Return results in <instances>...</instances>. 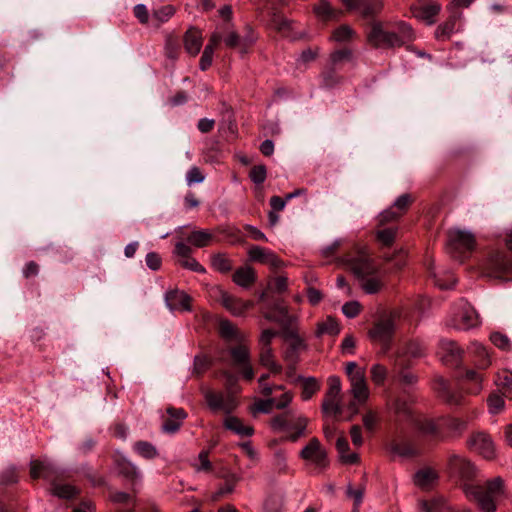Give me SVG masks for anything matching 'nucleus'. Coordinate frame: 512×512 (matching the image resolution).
<instances>
[{"label": "nucleus", "instance_id": "e433bc0d", "mask_svg": "<svg viewBox=\"0 0 512 512\" xmlns=\"http://www.w3.org/2000/svg\"><path fill=\"white\" fill-rule=\"evenodd\" d=\"M191 466L197 473H211L213 471V464L209 460V452L207 450L201 451L198 456L192 460Z\"/></svg>", "mask_w": 512, "mask_h": 512}, {"label": "nucleus", "instance_id": "39448f33", "mask_svg": "<svg viewBox=\"0 0 512 512\" xmlns=\"http://www.w3.org/2000/svg\"><path fill=\"white\" fill-rule=\"evenodd\" d=\"M367 40L374 48H395L401 47L402 41L397 38L396 31H387L381 22H374L367 35Z\"/></svg>", "mask_w": 512, "mask_h": 512}, {"label": "nucleus", "instance_id": "ddd939ff", "mask_svg": "<svg viewBox=\"0 0 512 512\" xmlns=\"http://www.w3.org/2000/svg\"><path fill=\"white\" fill-rule=\"evenodd\" d=\"M347 261L350 270L359 281L366 279L377 272L376 266L365 253H361L357 257H351Z\"/></svg>", "mask_w": 512, "mask_h": 512}, {"label": "nucleus", "instance_id": "37998d69", "mask_svg": "<svg viewBox=\"0 0 512 512\" xmlns=\"http://www.w3.org/2000/svg\"><path fill=\"white\" fill-rule=\"evenodd\" d=\"M219 333L226 340H241L242 335L237 328L228 320H222L219 324Z\"/></svg>", "mask_w": 512, "mask_h": 512}, {"label": "nucleus", "instance_id": "bb28decb", "mask_svg": "<svg viewBox=\"0 0 512 512\" xmlns=\"http://www.w3.org/2000/svg\"><path fill=\"white\" fill-rule=\"evenodd\" d=\"M117 470L132 485L137 484L141 480L139 469L126 458L117 460Z\"/></svg>", "mask_w": 512, "mask_h": 512}, {"label": "nucleus", "instance_id": "49530a36", "mask_svg": "<svg viewBox=\"0 0 512 512\" xmlns=\"http://www.w3.org/2000/svg\"><path fill=\"white\" fill-rule=\"evenodd\" d=\"M272 23H273L274 27L279 32H281L284 37H288V38H291V39H296L297 38L296 35H293L291 33V31H292V23L288 19H286V18H284L282 16H279V15H275L273 17Z\"/></svg>", "mask_w": 512, "mask_h": 512}, {"label": "nucleus", "instance_id": "5fc2aeb1", "mask_svg": "<svg viewBox=\"0 0 512 512\" xmlns=\"http://www.w3.org/2000/svg\"><path fill=\"white\" fill-rule=\"evenodd\" d=\"M283 499L279 495H270L266 498L263 506V512H281Z\"/></svg>", "mask_w": 512, "mask_h": 512}, {"label": "nucleus", "instance_id": "4c0bfd02", "mask_svg": "<svg viewBox=\"0 0 512 512\" xmlns=\"http://www.w3.org/2000/svg\"><path fill=\"white\" fill-rule=\"evenodd\" d=\"M175 14V8L172 5H164L154 9L151 15V23L160 25L167 22Z\"/></svg>", "mask_w": 512, "mask_h": 512}, {"label": "nucleus", "instance_id": "c03bdc74", "mask_svg": "<svg viewBox=\"0 0 512 512\" xmlns=\"http://www.w3.org/2000/svg\"><path fill=\"white\" fill-rule=\"evenodd\" d=\"M211 265L214 270L220 273H227L231 271L233 265L231 260L224 254H215L211 258Z\"/></svg>", "mask_w": 512, "mask_h": 512}, {"label": "nucleus", "instance_id": "dca6fc26", "mask_svg": "<svg viewBox=\"0 0 512 512\" xmlns=\"http://www.w3.org/2000/svg\"><path fill=\"white\" fill-rule=\"evenodd\" d=\"M166 306L170 311H190V297L178 289H172L165 293Z\"/></svg>", "mask_w": 512, "mask_h": 512}, {"label": "nucleus", "instance_id": "4468645a", "mask_svg": "<svg viewBox=\"0 0 512 512\" xmlns=\"http://www.w3.org/2000/svg\"><path fill=\"white\" fill-rule=\"evenodd\" d=\"M248 257L251 261L268 265L273 270L284 266V262L273 251L261 246H251Z\"/></svg>", "mask_w": 512, "mask_h": 512}, {"label": "nucleus", "instance_id": "338daca9", "mask_svg": "<svg viewBox=\"0 0 512 512\" xmlns=\"http://www.w3.org/2000/svg\"><path fill=\"white\" fill-rule=\"evenodd\" d=\"M205 180V176L202 171L197 167H191L186 174L187 185L202 183Z\"/></svg>", "mask_w": 512, "mask_h": 512}, {"label": "nucleus", "instance_id": "5701e85b", "mask_svg": "<svg viewBox=\"0 0 512 512\" xmlns=\"http://www.w3.org/2000/svg\"><path fill=\"white\" fill-rule=\"evenodd\" d=\"M265 318L283 326H290L296 320L294 316L289 314L287 307L281 302L275 303L272 311L267 313Z\"/></svg>", "mask_w": 512, "mask_h": 512}, {"label": "nucleus", "instance_id": "680f3d73", "mask_svg": "<svg viewBox=\"0 0 512 512\" xmlns=\"http://www.w3.org/2000/svg\"><path fill=\"white\" fill-rule=\"evenodd\" d=\"M371 379L376 385H382L387 377V369L381 364L371 367Z\"/></svg>", "mask_w": 512, "mask_h": 512}, {"label": "nucleus", "instance_id": "f3484780", "mask_svg": "<svg viewBox=\"0 0 512 512\" xmlns=\"http://www.w3.org/2000/svg\"><path fill=\"white\" fill-rule=\"evenodd\" d=\"M167 417L163 419L162 431L168 434L176 433L184 419L187 417V413L182 408L168 407Z\"/></svg>", "mask_w": 512, "mask_h": 512}, {"label": "nucleus", "instance_id": "72a5a7b5", "mask_svg": "<svg viewBox=\"0 0 512 512\" xmlns=\"http://www.w3.org/2000/svg\"><path fill=\"white\" fill-rule=\"evenodd\" d=\"M336 448L343 463L355 464L359 461V456L357 453H348L349 443L343 435L337 438Z\"/></svg>", "mask_w": 512, "mask_h": 512}, {"label": "nucleus", "instance_id": "1a4fd4ad", "mask_svg": "<svg viewBox=\"0 0 512 512\" xmlns=\"http://www.w3.org/2000/svg\"><path fill=\"white\" fill-rule=\"evenodd\" d=\"M512 269V260L503 252H495L483 265V272L490 277L501 278Z\"/></svg>", "mask_w": 512, "mask_h": 512}, {"label": "nucleus", "instance_id": "ea45409f", "mask_svg": "<svg viewBox=\"0 0 512 512\" xmlns=\"http://www.w3.org/2000/svg\"><path fill=\"white\" fill-rule=\"evenodd\" d=\"M213 238L208 230H195L187 238V241L198 248L207 246Z\"/></svg>", "mask_w": 512, "mask_h": 512}, {"label": "nucleus", "instance_id": "0eeeda50", "mask_svg": "<svg viewBox=\"0 0 512 512\" xmlns=\"http://www.w3.org/2000/svg\"><path fill=\"white\" fill-rule=\"evenodd\" d=\"M213 295L234 316H243L248 309L253 307L252 301L236 298L218 286L213 289Z\"/></svg>", "mask_w": 512, "mask_h": 512}, {"label": "nucleus", "instance_id": "c9c22d12", "mask_svg": "<svg viewBox=\"0 0 512 512\" xmlns=\"http://www.w3.org/2000/svg\"><path fill=\"white\" fill-rule=\"evenodd\" d=\"M390 450L392 453L400 457H413L418 454V450L411 443L406 441L394 440L390 443Z\"/></svg>", "mask_w": 512, "mask_h": 512}, {"label": "nucleus", "instance_id": "c756f323", "mask_svg": "<svg viewBox=\"0 0 512 512\" xmlns=\"http://www.w3.org/2000/svg\"><path fill=\"white\" fill-rule=\"evenodd\" d=\"M233 281L242 288H249L256 281V274L249 266L237 269L233 275Z\"/></svg>", "mask_w": 512, "mask_h": 512}, {"label": "nucleus", "instance_id": "412c9836", "mask_svg": "<svg viewBox=\"0 0 512 512\" xmlns=\"http://www.w3.org/2000/svg\"><path fill=\"white\" fill-rule=\"evenodd\" d=\"M438 354L445 364L453 365L459 361L461 350L454 341L443 339L439 343Z\"/></svg>", "mask_w": 512, "mask_h": 512}, {"label": "nucleus", "instance_id": "aec40b11", "mask_svg": "<svg viewBox=\"0 0 512 512\" xmlns=\"http://www.w3.org/2000/svg\"><path fill=\"white\" fill-rule=\"evenodd\" d=\"M349 10H358L365 17H372L382 10L381 2H367L365 0H343Z\"/></svg>", "mask_w": 512, "mask_h": 512}, {"label": "nucleus", "instance_id": "864d4df0", "mask_svg": "<svg viewBox=\"0 0 512 512\" xmlns=\"http://www.w3.org/2000/svg\"><path fill=\"white\" fill-rule=\"evenodd\" d=\"M271 427L274 431H289L291 428V421L289 419V413L275 416L271 420Z\"/></svg>", "mask_w": 512, "mask_h": 512}, {"label": "nucleus", "instance_id": "e2e57ef3", "mask_svg": "<svg viewBox=\"0 0 512 512\" xmlns=\"http://www.w3.org/2000/svg\"><path fill=\"white\" fill-rule=\"evenodd\" d=\"M487 401H488L489 412L491 414H498L504 409V406H505L504 400H503L502 396H500L496 393L490 395Z\"/></svg>", "mask_w": 512, "mask_h": 512}, {"label": "nucleus", "instance_id": "c85d7f7f", "mask_svg": "<svg viewBox=\"0 0 512 512\" xmlns=\"http://www.w3.org/2000/svg\"><path fill=\"white\" fill-rule=\"evenodd\" d=\"M289 340V347L284 352V359L289 363H296L298 360V354L301 350L306 348V345L298 335L290 334L287 336Z\"/></svg>", "mask_w": 512, "mask_h": 512}, {"label": "nucleus", "instance_id": "774afa93", "mask_svg": "<svg viewBox=\"0 0 512 512\" xmlns=\"http://www.w3.org/2000/svg\"><path fill=\"white\" fill-rule=\"evenodd\" d=\"M179 263L182 267L198 273H205L206 269L193 257L188 256L185 259H180Z\"/></svg>", "mask_w": 512, "mask_h": 512}, {"label": "nucleus", "instance_id": "603ef678", "mask_svg": "<svg viewBox=\"0 0 512 512\" xmlns=\"http://www.w3.org/2000/svg\"><path fill=\"white\" fill-rule=\"evenodd\" d=\"M51 492L53 495L63 499H70L77 494L75 487L67 484H53Z\"/></svg>", "mask_w": 512, "mask_h": 512}, {"label": "nucleus", "instance_id": "a878e982", "mask_svg": "<svg viewBox=\"0 0 512 512\" xmlns=\"http://www.w3.org/2000/svg\"><path fill=\"white\" fill-rule=\"evenodd\" d=\"M314 12L321 21L338 20L342 15V10L334 8L329 0H319L314 7Z\"/></svg>", "mask_w": 512, "mask_h": 512}, {"label": "nucleus", "instance_id": "f704fd0d", "mask_svg": "<svg viewBox=\"0 0 512 512\" xmlns=\"http://www.w3.org/2000/svg\"><path fill=\"white\" fill-rule=\"evenodd\" d=\"M457 15L454 13L450 16V18L445 21L444 23L440 24L436 31H435V37L439 41H445L448 40L451 35L457 30L456 28V20Z\"/></svg>", "mask_w": 512, "mask_h": 512}, {"label": "nucleus", "instance_id": "0e129e2a", "mask_svg": "<svg viewBox=\"0 0 512 512\" xmlns=\"http://www.w3.org/2000/svg\"><path fill=\"white\" fill-rule=\"evenodd\" d=\"M412 202V197L410 194L405 193L400 195L393 203L392 207L401 215L408 209L409 205Z\"/></svg>", "mask_w": 512, "mask_h": 512}, {"label": "nucleus", "instance_id": "4be33fe9", "mask_svg": "<svg viewBox=\"0 0 512 512\" xmlns=\"http://www.w3.org/2000/svg\"><path fill=\"white\" fill-rule=\"evenodd\" d=\"M441 10V5L437 2H426L420 4L413 11L414 16L422 21H425L428 25L435 22V18Z\"/></svg>", "mask_w": 512, "mask_h": 512}, {"label": "nucleus", "instance_id": "b1692460", "mask_svg": "<svg viewBox=\"0 0 512 512\" xmlns=\"http://www.w3.org/2000/svg\"><path fill=\"white\" fill-rule=\"evenodd\" d=\"M412 424L422 436L437 437L439 435V425L432 418L419 416L412 419Z\"/></svg>", "mask_w": 512, "mask_h": 512}, {"label": "nucleus", "instance_id": "8fccbe9b", "mask_svg": "<svg viewBox=\"0 0 512 512\" xmlns=\"http://www.w3.org/2000/svg\"><path fill=\"white\" fill-rule=\"evenodd\" d=\"M464 379L468 382L472 383V386L468 388V393L470 394H477L482 389V380L483 377L480 373L474 371V370H468L465 373Z\"/></svg>", "mask_w": 512, "mask_h": 512}, {"label": "nucleus", "instance_id": "79ce46f5", "mask_svg": "<svg viewBox=\"0 0 512 512\" xmlns=\"http://www.w3.org/2000/svg\"><path fill=\"white\" fill-rule=\"evenodd\" d=\"M133 450L145 459H153L158 455L154 445L147 441H138L133 445Z\"/></svg>", "mask_w": 512, "mask_h": 512}, {"label": "nucleus", "instance_id": "423d86ee", "mask_svg": "<svg viewBox=\"0 0 512 512\" xmlns=\"http://www.w3.org/2000/svg\"><path fill=\"white\" fill-rule=\"evenodd\" d=\"M395 331V321L392 317L379 320L368 332L369 338L381 344L382 353L385 354L389 348Z\"/></svg>", "mask_w": 512, "mask_h": 512}, {"label": "nucleus", "instance_id": "09e8293b", "mask_svg": "<svg viewBox=\"0 0 512 512\" xmlns=\"http://www.w3.org/2000/svg\"><path fill=\"white\" fill-rule=\"evenodd\" d=\"M395 27H396L397 38H400V40L402 41V46L405 45L407 42H410L413 40L414 32H413L412 27L408 23H406L404 21H398L395 24Z\"/></svg>", "mask_w": 512, "mask_h": 512}, {"label": "nucleus", "instance_id": "a211bd4d", "mask_svg": "<svg viewBox=\"0 0 512 512\" xmlns=\"http://www.w3.org/2000/svg\"><path fill=\"white\" fill-rule=\"evenodd\" d=\"M393 366L394 372L402 384L411 386L417 382V376L408 370V367L410 366L409 361L404 359L401 354L396 355Z\"/></svg>", "mask_w": 512, "mask_h": 512}, {"label": "nucleus", "instance_id": "7ed1b4c3", "mask_svg": "<svg viewBox=\"0 0 512 512\" xmlns=\"http://www.w3.org/2000/svg\"><path fill=\"white\" fill-rule=\"evenodd\" d=\"M448 325L459 330H468L479 324V317L475 309L464 299L456 302L451 310Z\"/></svg>", "mask_w": 512, "mask_h": 512}, {"label": "nucleus", "instance_id": "de8ad7c7", "mask_svg": "<svg viewBox=\"0 0 512 512\" xmlns=\"http://www.w3.org/2000/svg\"><path fill=\"white\" fill-rule=\"evenodd\" d=\"M231 357L237 366L245 364L250 361V352L245 345L233 347L230 350Z\"/></svg>", "mask_w": 512, "mask_h": 512}, {"label": "nucleus", "instance_id": "bf43d9fd", "mask_svg": "<svg viewBox=\"0 0 512 512\" xmlns=\"http://www.w3.org/2000/svg\"><path fill=\"white\" fill-rule=\"evenodd\" d=\"M397 354H401L404 359H406L405 356L418 358L424 355V348L419 342H409L405 348V351L398 352Z\"/></svg>", "mask_w": 512, "mask_h": 512}, {"label": "nucleus", "instance_id": "13d9d810", "mask_svg": "<svg viewBox=\"0 0 512 512\" xmlns=\"http://www.w3.org/2000/svg\"><path fill=\"white\" fill-rule=\"evenodd\" d=\"M354 35V31L348 25H342L338 27L332 35V39L336 42H347Z\"/></svg>", "mask_w": 512, "mask_h": 512}, {"label": "nucleus", "instance_id": "f257e3e1", "mask_svg": "<svg viewBox=\"0 0 512 512\" xmlns=\"http://www.w3.org/2000/svg\"><path fill=\"white\" fill-rule=\"evenodd\" d=\"M451 475L459 478L466 497L475 501L481 512H495L497 501L505 494L504 480L497 476L483 484H473L476 467L464 456L452 454L448 460Z\"/></svg>", "mask_w": 512, "mask_h": 512}, {"label": "nucleus", "instance_id": "2f4dec72", "mask_svg": "<svg viewBox=\"0 0 512 512\" xmlns=\"http://www.w3.org/2000/svg\"><path fill=\"white\" fill-rule=\"evenodd\" d=\"M259 362L261 366L268 369L272 374H279L282 371V366L274 359V354L271 347L261 349Z\"/></svg>", "mask_w": 512, "mask_h": 512}, {"label": "nucleus", "instance_id": "6e6d98bb", "mask_svg": "<svg viewBox=\"0 0 512 512\" xmlns=\"http://www.w3.org/2000/svg\"><path fill=\"white\" fill-rule=\"evenodd\" d=\"M397 233V228L388 227L378 230L376 233L377 239L385 246H389L393 243Z\"/></svg>", "mask_w": 512, "mask_h": 512}, {"label": "nucleus", "instance_id": "9d476101", "mask_svg": "<svg viewBox=\"0 0 512 512\" xmlns=\"http://www.w3.org/2000/svg\"><path fill=\"white\" fill-rule=\"evenodd\" d=\"M205 399L209 406V408L213 411L222 410L227 415L237 407L236 397L232 392L223 393H215L213 391L205 392Z\"/></svg>", "mask_w": 512, "mask_h": 512}, {"label": "nucleus", "instance_id": "69168bd1", "mask_svg": "<svg viewBox=\"0 0 512 512\" xmlns=\"http://www.w3.org/2000/svg\"><path fill=\"white\" fill-rule=\"evenodd\" d=\"M401 217V213H398L392 206L378 215V223L384 225L389 222L396 221Z\"/></svg>", "mask_w": 512, "mask_h": 512}, {"label": "nucleus", "instance_id": "9b49d317", "mask_svg": "<svg viewBox=\"0 0 512 512\" xmlns=\"http://www.w3.org/2000/svg\"><path fill=\"white\" fill-rule=\"evenodd\" d=\"M468 447L479 453L485 459L491 460L495 457V445L491 437L485 432L473 433L467 440Z\"/></svg>", "mask_w": 512, "mask_h": 512}, {"label": "nucleus", "instance_id": "58836bf2", "mask_svg": "<svg viewBox=\"0 0 512 512\" xmlns=\"http://www.w3.org/2000/svg\"><path fill=\"white\" fill-rule=\"evenodd\" d=\"M340 326L336 319L331 316H328L325 321L317 324L316 336L320 337L324 334L335 336L339 334Z\"/></svg>", "mask_w": 512, "mask_h": 512}, {"label": "nucleus", "instance_id": "20e7f679", "mask_svg": "<svg viewBox=\"0 0 512 512\" xmlns=\"http://www.w3.org/2000/svg\"><path fill=\"white\" fill-rule=\"evenodd\" d=\"M341 381L337 376L328 378V390L322 402V412L328 416H339L342 413Z\"/></svg>", "mask_w": 512, "mask_h": 512}, {"label": "nucleus", "instance_id": "f03ea898", "mask_svg": "<svg viewBox=\"0 0 512 512\" xmlns=\"http://www.w3.org/2000/svg\"><path fill=\"white\" fill-rule=\"evenodd\" d=\"M474 247L475 237L471 231L459 228L449 230L447 250L453 258L462 261L465 254L471 252Z\"/></svg>", "mask_w": 512, "mask_h": 512}, {"label": "nucleus", "instance_id": "2eb2a0df", "mask_svg": "<svg viewBox=\"0 0 512 512\" xmlns=\"http://www.w3.org/2000/svg\"><path fill=\"white\" fill-rule=\"evenodd\" d=\"M30 475L33 479L40 477L53 481L59 475V469L48 460H34L30 463Z\"/></svg>", "mask_w": 512, "mask_h": 512}, {"label": "nucleus", "instance_id": "4d7b16f0", "mask_svg": "<svg viewBox=\"0 0 512 512\" xmlns=\"http://www.w3.org/2000/svg\"><path fill=\"white\" fill-rule=\"evenodd\" d=\"M239 480L236 475H232L230 479L220 487L215 493L212 494L211 498L213 501L219 500L222 496L230 494L234 491V485Z\"/></svg>", "mask_w": 512, "mask_h": 512}, {"label": "nucleus", "instance_id": "a19ab883", "mask_svg": "<svg viewBox=\"0 0 512 512\" xmlns=\"http://www.w3.org/2000/svg\"><path fill=\"white\" fill-rule=\"evenodd\" d=\"M496 384L500 387L504 396L512 397V372L508 370L500 372Z\"/></svg>", "mask_w": 512, "mask_h": 512}, {"label": "nucleus", "instance_id": "052dcab7", "mask_svg": "<svg viewBox=\"0 0 512 512\" xmlns=\"http://www.w3.org/2000/svg\"><path fill=\"white\" fill-rule=\"evenodd\" d=\"M249 177L256 185L264 183L267 177V170L264 165H256L251 168Z\"/></svg>", "mask_w": 512, "mask_h": 512}, {"label": "nucleus", "instance_id": "a18cd8bd", "mask_svg": "<svg viewBox=\"0 0 512 512\" xmlns=\"http://www.w3.org/2000/svg\"><path fill=\"white\" fill-rule=\"evenodd\" d=\"M362 289L367 294H375L379 292L383 286L381 279L378 277L377 272L366 279L360 281Z\"/></svg>", "mask_w": 512, "mask_h": 512}, {"label": "nucleus", "instance_id": "cd10ccee", "mask_svg": "<svg viewBox=\"0 0 512 512\" xmlns=\"http://www.w3.org/2000/svg\"><path fill=\"white\" fill-rule=\"evenodd\" d=\"M223 425L226 429L241 437H249L254 433L252 426L244 424L239 418L233 415H227L223 421Z\"/></svg>", "mask_w": 512, "mask_h": 512}, {"label": "nucleus", "instance_id": "6ab92c4d", "mask_svg": "<svg viewBox=\"0 0 512 512\" xmlns=\"http://www.w3.org/2000/svg\"><path fill=\"white\" fill-rule=\"evenodd\" d=\"M438 479L439 475L436 470L425 467L414 474L413 483L422 490H430L437 484Z\"/></svg>", "mask_w": 512, "mask_h": 512}, {"label": "nucleus", "instance_id": "473e14b6", "mask_svg": "<svg viewBox=\"0 0 512 512\" xmlns=\"http://www.w3.org/2000/svg\"><path fill=\"white\" fill-rule=\"evenodd\" d=\"M436 390L441 398H443L449 404L458 405L461 403V395L451 391L449 383L439 378L436 382Z\"/></svg>", "mask_w": 512, "mask_h": 512}, {"label": "nucleus", "instance_id": "6e6552de", "mask_svg": "<svg viewBox=\"0 0 512 512\" xmlns=\"http://www.w3.org/2000/svg\"><path fill=\"white\" fill-rule=\"evenodd\" d=\"M300 457L318 469H325L329 464L326 450L317 438H312L300 451Z\"/></svg>", "mask_w": 512, "mask_h": 512}, {"label": "nucleus", "instance_id": "393cba45", "mask_svg": "<svg viewBox=\"0 0 512 512\" xmlns=\"http://www.w3.org/2000/svg\"><path fill=\"white\" fill-rule=\"evenodd\" d=\"M203 36L202 32L196 28H190L186 31L184 36V47L188 54L196 56L202 47Z\"/></svg>", "mask_w": 512, "mask_h": 512}, {"label": "nucleus", "instance_id": "3c124183", "mask_svg": "<svg viewBox=\"0 0 512 512\" xmlns=\"http://www.w3.org/2000/svg\"><path fill=\"white\" fill-rule=\"evenodd\" d=\"M320 388L319 383L313 377L303 379L301 397L303 400H309Z\"/></svg>", "mask_w": 512, "mask_h": 512}, {"label": "nucleus", "instance_id": "f8f14e48", "mask_svg": "<svg viewBox=\"0 0 512 512\" xmlns=\"http://www.w3.org/2000/svg\"><path fill=\"white\" fill-rule=\"evenodd\" d=\"M350 393L354 400L348 404V409L351 411V417L358 413L357 404H363L369 397V389L366 382L365 375L353 376L350 380Z\"/></svg>", "mask_w": 512, "mask_h": 512}, {"label": "nucleus", "instance_id": "7c9ffc66", "mask_svg": "<svg viewBox=\"0 0 512 512\" xmlns=\"http://www.w3.org/2000/svg\"><path fill=\"white\" fill-rule=\"evenodd\" d=\"M469 352L476 357V365L479 369H486L490 366L491 360L487 349L479 342H472Z\"/></svg>", "mask_w": 512, "mask_h": 512}]
</instances>
